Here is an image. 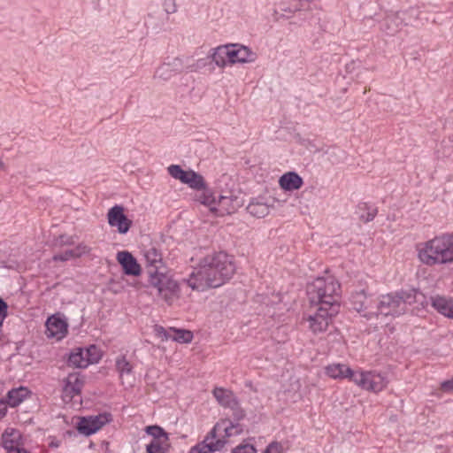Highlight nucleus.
<instances>
[{"label":"nucleus","instance_id":"nucleus-1","mask_svg":"<svg viewBox=\"0 0 453 453\" xmlns=\"http://www.w3.org/2000/svg\"><path fill=\"white\" fill-rule=\"evenodd\" d=\"M234 273L235 265L231 256L226 252L213 253L200 260L187 279V283L194 290L203 291L220 287Z\"/></svg>","mask_w":453,"mask_h":453},{"label":"nucleus","instance_id":"nucleus-2","mask_svg":"<svg viewBox=\"0 0 453 453\" xmlns=\"http://www.w3.org/2000/svg\"><path fill=\"white\" fill-rule=\"evenodd\" d=\"M147 273L150 286L167 304L172 305L180 296V288L176 280L165 273V267L160 252L154 247L144 251Z\"/></svg>","mask_w":453,"mask_h":453},{"label":"nucleus","instance_id":"nucleus-3","mask_svg":"<svg viewBox=\"0 0 453 453\" xmlns=\"http://www.w3.org/2000/svg\"><path fill=\"white\" fill-rule=\"evenodd\" d=\"M418 257L426 265L453 263V234H443L421 242L417 247Z\"/></svg>","mask_w":453,"mask_h":453},{"label":"nucleus","instance_id":"nucleus-4","mask_svg":"<svg viewBox=\"0 0 453 453\" xmlns=\"http://www.w3.org/2000/svg\"><path fill=\"white\" fill-rule=\"evenodd\" d=\"M310 303L331 310V312L339 311L340 284L329 276L318 278L308 288Z\"/></svg>","mask_w":453,"mask_h":453},{"label":"nucleus","instance_id":"nucleus-5","mask_svg":"<svg viewBox=\"0 0 453 453\" xmlns=\"http://www.w3.org/2000/svg\"><path fill=\"white\" fill-rule=\"evenodd\" d=\"M206 62L204 59H198L196 62L192 58H173L169 59L167 62L163 63L156 71L155 78L167 81L173 76L188 70L190 72H196L198 69L205 66Z\"/></svg>","mask_w":453,"mask_h":453},{"label":"nucleus","instance_id":"nucleus-6","mask_svg":"<svg viewBox=\"0 0 453 453\" xmlns=\"http://www.w3.org/2000/svg\"><path fill=\"white\" fill-rule=\"evenodd\" d=\"M331 310L312 305L310 303V309L303 315V321L307 323L310 331L317 335L325 333L332 322V319L338 312H331Z\"/></svg>","mask_w":453,"mask_h":453},{"label":"nucleus","instance_id":"nucleus-7","mask_svg":"<svg viewBox=\"0 0 453 453\" xmlns=\"http://www.w3.org/2000/svg\"><path fill=\"white\" fill-rule=\"evenodd\" d=\"M377 310L378 315L395 318L405 313L407 304L402 294L389 293L380 296Z\"/></svg>","mask_w":453,"mask_h":453},{"label":"nucleus","instance_id":"nucleus-8","mask_svg":"<svg viewBox=\"0 0 453 453\" xmlns=\"http://www.w3.org/2000/svg\"><path fill=\"white\" fill-rule=\"evenodd\" d=\"M363 389L380 392L386 388L388 381L385 376L375 372L356 371L353 381Z\"/></svg>","mask_w":453,"mask_h":453},{"label":"nucleus","instance_id":"nucleus-9","mask_svg":"<svg viewBox=\"0 0 453 453\" xmlns=\"http://www.w3.org/2000/svg\"><path fill=\"white\" fill-rule=\"evenodd\" d=\"M167 172L173 179L192 189L200 190L205 187L203 177L191 169L184 170L179 165H171L167 167Z\"/></svg>","mask_w":453,"mask_h":453},{"label":"nucleus","instance_id":"nucleus-10","mask_svg":"<svg viewBox=\"0 0 453 453\" xmlns=\"http://www.w3.org/2000/svg\"><path fill=\"white\" fill-rule=\"evenodd\" d=\"M84 377L80 372H71L61 381V398L69 403L79 397L84 386Z\"/></svg>","mask_w":453,"mask_h":453},{"label":"nucleus","instance_id":"nucleus-11","mask_svg":"<svg viewBox=\"0 0 453 453\" xmlns=\"http://www.w3.org/2000/svg\"><path fill=\"white\" fill-rule=\"evenodd\" d=\"M242 432V427L240 424L233 423L229 419H222L214 426L208 434L213 436L214 441H221L224 448L227 442V438L240 434Z\"/></svg>","mask_w":453,"mask_h":453},{"label":"nucleus","instance_id":"nucleus-12","mask_svg":"<svg viewBox=\"0 0 453 453\" xmlns=\"http://www.w3.org/2000/svg\"><path fill=\"white\" fill-rule=\"evenodd\" d=\"M110 421L111 415L107 413L83 417L80 419L77 425V429L80 434L88 436L98 431L103 426Z\"/></svg>","mask_w":453,"mask_h":453},{"label":"nucleus","instance_id":"nucleus-13","mask_svg":"<svg viewBox=\"0 0 453 453\" xmlns=\"http://www.w3.org/2000/svg\"><path fill=\"white\" fill-rule=\"evenodd\" d=\"M107 219L108 224L111 227H116L121 234H127L132 226V221L125 215L124 208L121 205L111 207L108 211Z\"/></svg>","mask_w":453,"mask_h":453},{"label":"nucleus","instance_id":"nucleus-14","mask_svg":"<svg viewBox=\"0 0 453 453\" xmlns=\"http://www.w3.org/2000/svg\"><path fill=\"white\" fill-rule=\"evenodd\" d=\"M241 203L236 196H219L216 199L215 207H212V213L217 216H224L234 213L239 207Z\"/></svg>","mask_w":453,"mask_h":453},{"label":"nucleus","instance_id":"nucleus-15","mask_svg":"<svg viewBox=\"0 0 453 453\" xmlns=\"http://www.w3.org/2000/svg\"><path fill=\"white\" fill-rule=\"evenodd\" d=\"M229 47V65L236 63H248L255 60V53L248 47L240 44H228Z\"/></svg>","mask_w":453,"mask_h":453},{"label":"nucleus","instance_id":"nucleus-16","mask_svg":"<svg viewBox=\"0 0 453 453\" xmlns=\"http://www.w3.org/2000/svg\"><path fill=\"white\" fill-rule=\"evenodd\" d=\"M2 445L7 453H10L12 450L23 447L25 445V441L19 430L8 428L2 435Z\"/></svg>","mask_w":453,"mask_h":453},{"label":"nucleus","instance_id":"nucleus-17","mask_svg":"<svg viewBox=\"0 0 453 453\" xmlns=\"http://www.w3.org/2000/svg\"><path fill=\"white\" fill-rule=\"evenodd\" d=\"M67 326L65 320L53 315L46 321V334L48 337L60 340L66 334Z\"/></svg>","mask_w":453,"mask_h":453},{"label":"nucleus","instance_id":"nucleus-18","mask_svg":"<svg viewBox=\"0 0 453 453\" xmlns=\"http://www.w3.org/2000/svg\"><path fill=\"white\" fill-rule=\"evenodd\" d=\"M117 260L127 275L138 276L141 274V266L134 256L128 251H119L117 253Z\"/></svg>","mask_w":453,"mask_h":453},{"label":"nucleus","instance_id":"nucleus-19","mask_svg":"<svg viewBox=\"0 0 453 453\" xmlns=\"http://www.w3.org/2000/svg\"><path fill=\"white\" fill-rule=\"evenodd\" d=\"M431 305L440 314L446 318L453 319V298L436 295L430 297Z\"/></svg>","mask_w":453,"mask_h":453},{"label":"nucleus","instance_id":"nucleus-20","mask_svg":"<svg viewBox=\"0 0 453 453\" xmlns=\"http://www.w3.org/2000/svg\"><path fill=\"white\" fill-rule=\"evenodd\" d=\"M355 372L347 365L339 363L331 364L325 367L326 374L334 380L348 379L353 381Z\"/></svg>","mask_w":453,"mask_h":453},{"label":"nucleus","instance_id":"nucleus-21","mask_svg":"<svg viewBox=\"0 0 453 453\" xmlns=\"http://www.w3.org/2000/svg\"><path fill=\"white\" fill-rule=\"evenodd\" d=\"M223 449V442L219 440L214 441L213 436L207 434L204 439L193 446L188 453H216Z\"/></svg>","mask_w":453,"mask_h":453},{"label":"nucleus","instance_id":"nucleus-22","mask_svg":"<svg viewBox=\"0 0 453 453\" xmlns=\"http://www.w3.org/2000/svg\"><path fill=\"white\" fill-rule=\"evenodd\" d=\"M303 183V179L295 172H288L279 180L280 187L286 191L297 190Z\"/></svg>","mask_w":453,"mask_h":453},{"label":"nucleus","instance_id":"nucleus-23","mask_svg":"<svg viewBox=\"0 0 453 453\" xmlns=\"http://www.w3.org/2000/svg\"><path fill=\"white\" fill-rule=\"evenodd\" d=\"M116 368L119 373V377L124 384L125 381L131 385L133 382L132 380V365L126 359L125 357H118L116 360Z\"/></svg>","mask_w":453,"mask_h":453},{"label":"nucleus","instance_id":"nucleus-24","mask_svg":"<svg viewBox=\"0 0 453 453\" xmlns=\"http://www.w3.org/2000/svg\"><path fill=\"white\" fill-rule=\"evenodd\" d=\"M213 395L218 403L224 407L234 408L236 405V401L233 393L227 389L216 388L213 390Z\"/></svg>","mask_w":453,"mask_h":453},{"label":"nucleus","instance_id":"nucleus-25","mask_svg":"<svg viewBox=\"0 0 453 453\" xmlns=\"http://www.w3.org/2000/svg\"><path fill=\"white\" fill-rule=\"evenodd\" d=\"M211 60L219 67H225L229 65V47L228 45L219 46L213 50Z\"/></svg>","mask_w":453,"mask_h":453},{"label":"nucleus","instance_id":"nucleus-26","mask_svg":"<svg viewBox=\"0 0 453 453\" xmlns=\"http://www.w3.org/2000/svg\"><path fill=\"white\" fill-rule=\"evenodd\" d=\"M196 191L197 193L195 196L196 201L208 207L210 211L212 212V207H215L217 197L206 186Z\"/></svg>","mask_w":453,"mask_h":453},{"label":"nucleus","instance_id":"nucleus-27","mask_svg":"<svg viewBox=\"0 0 453 453\" xmlns=\"http://www.w3.org/2000/svg\"><path fill=\"white\" fill-rule=\"evenodd\" d=\"M28 394V389L24 387L12 389L7 394V403L11 407H16L27 397Z\"/></svg>","mask_w":453,"mask_h":453},{"label":"nucleus","instance_id":"nucleus-28","mask_svg":"<svg viewBox=\"0 0 453 453\" xmlns=\"http://www.w3.org/2000/svg\"><path fill=\"white\" fill-rule=\"evenodd\" d=\"M350 301L353 308L358 312L365 311L371 303V300L364 290L354 293L351 296Z\"/></svg>","mask_w":453,"mask_h":453},{"label":"nucleus","instance_id":"nucleus-29","mask_svg":"<svg viewBox=\"0 0 453 453\" xmlns=\"http://www.w3.org/2000/svg\"><path fill=\"white\" fill-rule=\"evenodd\" d=\"M270 207L271 205L267 203L253 201L248 205L247 210L250 214L257 218H264L269 214Z\"/></svg>","mask_w":453,"mask_h":453},{"label":"nucleus","instance_id":"nucleus-30","mask_svg":"<svg viewBox=\"0 0 453 453\" xmlns=\"http://www.w3.org/2000/svg\"><path fill=\"white\" fill-rule=\"evenodd\" d=\"M68 364L73 367L86 368L88 363L85 356L84 349H76L72 352L69 356Z\"/></svg>","mask_w":453,"mask_h":453},{"label":"nucleus","instance_id":"nucleus-31","mask_svg":"<svg viewBox=\"0 0 453 453\" xmlns=\"http://www.w3.org/2000/svg\"><path fill=\"white\" fill-rule=\"evenodd\" d=\"M170 448L169 439L160 441H150L146 446L147 453H168Z\"/></svg>","mask_w":453,"mask_h":453},{"label":"nucleus","instance_id":"nucleus-32","mask_svg":"<svg viewBox=\"0 0 453 453\" xmlns=\"http://www.w3.org/2000/svg\"><path fill=\"white\" fill-rule=\"evenodd\" d=\"M193 339V334L189 330L173 328L171 340L180 343H188Z\"/></svg>","mask_w":453,"mask_h":453},{"label":"nucleus","instance_id":"nucleus-33","mask_svg":"<svg viewBox=\"0 0 453 453\" xmlns=\"http://www.w3.org/2000/svg\"><path fill=\"white\" fill-rule=\"evenodd\" d=\"M146 433L152 436L151 441H160L168 440V434L158 426H149L145 429Z\"/></svg>","mask_w":453,"mask_h":453},{"label":"nucleus","instance_id":"nucleus-34","mask_svg":"<svg viewBox=\"0 0 453 453\" xmlns=\"http://www.w3.org/2000/svg\"><path fill=\"white\" fill-rule=\"evenodd\" d=\"M88 365L97 363L102 357L101 350L95 345L84 349Z\"/></svg>","mask_w":453,"mask_h":453},{"label":"nucleus","instance_id":"nucleus-35","mask_svg":"<svg viewBox=\"0 0 453 453\" xmlns=\"http://www.w3.org/2000/svg\"><path fill=\"white\" fill-rule=\"evenodd\" d=\"M75 258H79L82 256L89 255L92 249L84 242L79 243L74 249H72Z\"/></svg>","mask_w":453,"mask_h":453},{"label":"nucleus","instance_id":"nucleus-36","mask_svg":"<svg viewBox=\"0 0 453 453\" xmlns=\"http://www.w3.org/2000/svg\"><path fill=\"white\" fill-rule=\"evenodd\" d=\"M52 259L54 261L65 262L71 259H75V257L73 250H66L64 252L54 255Z\"/></svg>","mask_w":453,"mask_h":453},{"label":"nucleus","instance_id":"nucleus-37","mask_svg":"<svg viewBox=\"0 0 453 453\" xmlns=\"http://www.w3.org/2000/svg\"><path fill=\"white\" fill-rule=\"evenodd\" d=\"M172 332H173V328L166 330L163 326H155V333H156L157 336L161 338L162 340H171Z\"/></svg>","mask_w":453,"mask_h":453},{"label":"nucleus","instance_id":"nucleus-38","mask_svg":"<svg viewBox=\"0 0 453 453\" xmlns=\"http://www.w3.org/2000/svg\"><path fill=\"white\" fill-rule=\"evenodd\" d=\"M55 244L58 246H70L74 244V239L73 236H69L66 234H62L58 236L56 241Z\"/></svg>","mask_w":453,"mask_h":453},{"label":"nucleus","instance_id":"nucleus-39","mask_svg":"<svg viewBox=\"0 0 453 453\" xmlns=\"http://www.w3.org/2000/svg\"><path fill=\"white\" fill-rule=\"evenodd\" d=\"M232 453H256V449L251 444L239 445Z\"/></svg>","mask_w":453,"mask_h":453},{"label":"nucleus","instance_id":"nucleus-40","mask_svg":"<svg viewBox=\"0 0 453 453\" xmlns=\"http://www.w3.org/2000/svg\"><path fill=\"white\" fill-rule=\"evenodd\" d=\"M264 453H283V447L279 442L269 444Z\"/></svg>","mask_w":453,"mask_h":453},{"label":"nucleus","instance_id":"nucleus-41","mask_svg":"<svg viewBox=\"0 0 453 453\" xmlns=\"http://www.w3.org/2000/svg\"><path fill=\"white\" fill-rule=\"evenodd\" d=\"M7 303L0 297V322L2 325L7 316Z\"/></svg>","mask_w":453,"mask_h":453},{"label":"nucleus","instance_id":"nucleus-42","mask_svg":"<svg viewBox=\"0 0 453 453\" xmlns=\"http://www.w3.org/2000/svg\"><path fill=\"white\" fill-rule=\"evenodd\" d=\"M164 8L167 13H173L176 11V4L174 0H165Z\"/></svg>","mask_w":453,"mask_h":453},{"label":"nucleus","instance_id":"nucleus-43","mask_svg":"<svg viewBox=\"0 0 453 453\" xmlns=\"http://www.w3.org/2000/svg\"><path fill=\"white\" fill-rule=\"evenodd\" d=\"M441 389L443 391H452L453 390V380L443 381L441 383Z\"/></svg>","mask_w":453,"mask_h":453},{"label":"nucleus","instance_id":"nucleus-44","mask_svg":"<svg viewBox=\"0 0 453 453\" xmlns=\"http://www.w3.org/2000/svg\"><path fill=\"white\" fill-rule=\"evenodd\" d=\"M7 401L0 400V418H3L7 411Z\"/></svg>","mask_w":453,"mask_h":453},{"label":"nucleus","instance_id":"nucleus-45","mask_svg":"<svg viewBox=\"0 0 453 453\" xmlns=\"http://www.w3.org/2000/svg\"><path fill=\"white\" fill-rule=\"evenodd\" d=\"M374 216H375L374 213H369L368 218H367V221L372 220Z\"/></svg>","mask_w":453,"mask_h":453},{"label":"nucleus","instance_id":"nucleus-46","mask_svg":"<svg viewBox=\"0 0 453 453\" xmlns=\"http://www.w3.org/2000/svg\"><path fill=\"white\" fill-rule=\"evenodd\" d=\"M296 388H299V383L298 381H296Z\"/></svg>","mask_w":453,"mask_h":453},{"label":"nucleus","instance_id":"nucleus-47","mask_svg":"<svg viewBox=\"0 0 453 453\" xmlns=\"http://www.w3.org/2000/svg\"><path fill=\"white\" fill-rule=\"evenodd\" d=\"M4 164L0 161V167H3Z\"/></svg>","mask_w":453,"mask_h":453}]
</instances>
